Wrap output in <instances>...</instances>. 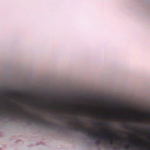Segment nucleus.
<instances>
[{"label": "nucleus", "mask_w": 150, "mask_h": 150, "mask_svg": "<svg viewBox=\"0 0 150 150\" xmlns=\"http://www.w3.org/2000/svg\"><path fill=\"white\" fill-rule=\"evenodd\" d=\"M108 130H107V132H108Z\"/></svg>", "instance_id": "nucleus-18"}, {"label": "nucleus", "mask_w": 150, "mask_h": 150, "mask_svg": "<svg viewBox=\"0 0 150 150\" xmlns=\"http://www.w3.org/2000/svg\"><path fill=\"white\" fill-rule=\"evenodd\" d=\"M0 117H2L4 118H7L8 117V115H5L4 116H3L2 114L0 113Z\"/></svg>", "instance_id": "nucleus-8"}, {"label": "nucleus", "mask_w": 150, "mask_h": 150, "mask_svg": "<svg viewBox=\"0 0 150 150\" xmlns=\"http://www.w3.org/2000/svg\"><path fill=\"white\" fill-rule=\"evenodd\" d=\"M25 120H26V121H27V120H28V119H27V118H25Z\"/></svg>", "instance_id": "nucleus-14"}, {"label": "nucleus", "mask_w": 150, "mask_h": 150, "mask_svg": "<svg viewBox=\"0 0 150 150\" xmlns=\"http://www.w3.org/2000/svg\"><path fill=\"white\" fill-rule=\"evenodd\" d=\"M141 147H142V148H143V145H142Z\"/></svg>", "instance_id": "nucleus-13"}, {"label": "nucleus", "mask_w": 150, "mask_h": 150, "mask_svg": "<svg viewBox=\"0 0 150 150\" xmlns=\"http://www.w3.org/2000/svg\"><path fill=\"white\" fill-rule=\"evenodd\" d=\"M60 127L61 129H62V130H64L66 129H68V130L70 132H74L76 133L78 131L76 130L75 129L73 128H69L66 125H65L64 126Z\"/></svg>", "instance_id": "nucleus-3"}, {"label": "nucleus", "mask_w": 150, "mask_h": 150, "mask_svg": "<svg viewBox=\"0 0 150 150\" xmlns=\"http://www.w3.org/2000/svg\"><path fill=\"white\" fill-rule=\"evenodd\" d=\"M104 125H106V124L105 123H104Z\"/></svg>", "instance_id": "nucleus-17"}, {"label": "nucleus", "mask_w": 150, "mask_h": 150, "mask_svg": "<svg viewBox=\"0 0 150 150\" xmlns=\"http://www.w3.org/2000/svg\"><path fill=\"white\" fill-rule=\"evenodd\" d=\"M21 119L22 120H23V118H21Z\"/></svg>", "instance_id": "nucleus-15"}, {"label": "nucleus", "mask_w": 150, "mask_h": 150, "mask_svg": "<svg viewBox=\"0 0 150 150\" xmlns=\"http://www.w3.org/2000/svg\"><path fill=\"white\" fill-rule=\"evenodd\" d=\"M116 137L117 139L119 140L120 138L119 137H118L117 136H116Z\"/></svg>", "instance_id": "nucleus-10"}, {"label": "nucleus", "mask_w": 150, "mask_h": 150, "mask_svg": "<svg viewBox=\"0 0 150 150\" xmlns=\"http://www.w3.org/2000/svg\"><path fill=\"white\" fill-rule=\"evenodd\" d=\"M36 124L37 125H43L46 126L50 127L51 126H54V125L52 124H51L50 123L49 124H47L45 122H43V121H41L40 122H37L35 121Z\"/></svg>", "instance_id": "nucleus-5"}, {"label": "nucleus", "mask_w": 150, "mask_h": 150, "mask_svg": "<svg viewBox=\"0 0 150 150\" xmlns=\"http://www.w3.org/2000/svg\"><path fill=\"white\" fill-rule=\"evenodd\" d=\"M109 108L110 109H111V111H112V109H111V108H110V107H109Z\"/></svg>", "instance_id": "nucleus-11"}, {"label": "nucleus", "mask_w": 150, "mask_h": 150, "mask_svg": "<svg viewBox=\"0 0 150 150\" xmlns=\"http://www.w3.org/2000/svg\"><path fill=\"white\" fill-rule=\"evenodd\" d=\"M137 119H138V117H137Z\"/></svg>", "instance_id": "nucleus-21"}, {"label": "nucleus", "mask_w": 150, "mask_h": 150, "mask_svg": "<svg viewBox=\"0 0 150 150\" xmlns=\"http://www.w3.org/2000/svg\"><path fill=\"white\" fill-rule=\"evenodd\" d=\"M15 91L14 90H11L10 91V92H11L13 93H14L15 92Z\"/></svg>", "instance_id": "nucleus-9"}, {"label": "nucleus", "mask_w": 150, "mask_h": 150, "mask_svg": "<svg viewBox=\"0 0 150 150\" xmlns=\"http://www.w3.org/2000/svg\"><path fill=\"white\" fill-rule=\"evenodd\" d=\"M130 143L131 145L133 146H135L137 147H140V146L137 143L135 142H130Z\"/></svg>", "instance_id": "nucleus-7"}, {"label": "nucleus", "mask_w": 150, "mask_h": 150, "mask_svg": "<svg viewBox=\"0 0 150 150\" xmlns=\"http://www.w3.org/2000/svg\"><path fill=\"white\" fill-rule=\"evenodd\" d=\"M78 132L80 134L84 135L87 137V139L89 140L91 143L93 140V138H92L91 136L92 134L88 131H83L81 130H79L78 131Z\"/></svg>", "instance_id": "nucleus-1"}, {"label": "nucleus", "mask_w": 150, "mask_h": 150, "mask_svg": "<svg viewBox=\"0 0 150 150\" xmlns=\"http://www.w3.org/2000/svg\"><path fill=\"white\" fill-rule=\"evenodd\" d=\"M108 146L106 148L109 147L110 149H111L113 150H118L120 148H117L116 147H114L111 145L108 146Z\"/></svg>", "instance_id": "nucleus-6"}, {"label": "nucleus", "mask_w": 150, "mask_h": 150, "mask_svg": "<svg viewBox=\"0 0 150 150\" xmlns=\"http://www.w3.org/2000/svg\"><path fill=\"white\" fill-rule=\"evenodd\" d=\"M91 143L96 146H101L103 149H105L108 146L107 144L103 143H100L98 141L94 138H93V140Z\"/></svg>", "instance_id": "nucleus-2"}, {"label": "nucleus", "mask_w": 150, "mask_h": 150, "mask_svg": "<svg viewBox=\"0 0 150 150\" xmlns=\"http://www.w3.org/2000/svg\"><path fill=\"white\" fill-rule=\"evenodd\" d=\"M146 150H149V149H148V148H146Z\"/></svg>", "instance_id": "nucleus-12"}, {"label": "nucleus", "mask_w": 150, "mask_h": 150, "mask_svg": "<svg viewBox=\"0 0 150 150\" xmlns=\"http://www.w3.org/2000/svg\"><path fill=\"white\" fill-rule=\"evenodd\" d=\"M83 139H84L85 138H82Z\"/></svg>", "instance_id": "nucleus-19"}, {"label": "nucleus", "mask_w": 150, "mask_h": 150, "mask_svg": "<svg viewBox=\"0 0 150 150\" xmlns=\"http://www.w3.org/2000/svg\"><path fill=\"white\" fill-rule=\"evenodd\" d=\"M24 92H25V90H24Z\"/></svg>", "instance_id": "nucleus-20"}, {"label": "nucleus", "mask_w": 150, "mask_h": 150, "mask_svg": "<svg viewBox=\"0 0 150 150\" xmlns=\"http://www.w3.org/2000/svg\"><path fill=\"white\" fill-rule=\"evenodd\" d=\"M110 134L108 133H107V136L105 137V135L104 134H99L97 133H95L94 134V136L95 137H101L103 139H105L106 140H108L110 139L109 137Z\"/></svg>", "instance_id": "nucleus-4"}, {"label": "nucleus", "mask_w": 150, "mask_h": 150, "mask_svg": "<svg viewBox=\"0 0 150 150\" xmlns=\"http://www.w3.org/2000/svg\"><path fill=\"white\" fill-rule=\"evenodd\" d=\"M110 143H111V140H110Z\"/></svg>", "instance_id": "nucleus-16"}]
</instances>
